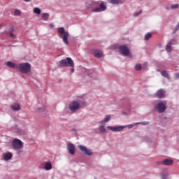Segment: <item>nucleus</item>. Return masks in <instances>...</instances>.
<instances>
[{
	"mask_svg": "<svg viewBox=\"0 0 179 179\" xmlns=\"http://www.w3.org/2000/svg\"><path fill=\"white\" fill-rule=\"evenodd\" d=\"M57 34L58 37L62 38L63 43L66 44V45L69 44V41H68V38H69V32L65 30L64 27H61L57 29Z\"/></svg>",
	"mask_w": 179,
	"mask_h": 179,
	"instance_id": "1",
	"label": "nucleus"
},
{
	"mask_svg": "<svg viewBox=\"0 0 179 179\" xmlns=\"http://www.w3.org/2000/svg\"><path fill=\"white\" fill-rule=\"evenodd\" d=\"M12 148L16 150L17 155L23 153V142L20 139L15 138L11 142Z\"/></svg>",
	"mask_w": 179,
	"mask_h": 179,
	"instance_id": "2",
	"label": "nucleus"
},
{
	"mask_svg": "<svg viewBox=\"0 0 179 179\" xmlns=\"http://www.w3.org/2000/svg\"><path fill=\"white\" fill-rule=\"evenodd\" d=\"M80 104H83V106H85L86 104V101H73L69 105V108L71 113H75L76 111H78L79 108H80Z\"/></svg>",
	"mask_w": 179,
	"mask_h": 179,
	"instance_id": "3",
	"label": "nucleus"
},
{
	"mask_svg": "<svg viewBox=\"0 0 179 179\" xmlns=\"http://www.w3.org/2000/svg\"><path fill=\"white\" fill-rule=\"evenodd\" d=\"M155 110L162 114L167 110V101H160L155 106Z\"/></svg>",
	"mask_w": 179,
	"mask_h": 179,
	"instance_id": "4",
	"label": "nucleus"
},
{
	"mask_svg": "<svg viewBox=\"0 0 179 179\" xmlns=\"http://www.w3.org/2000/svg\"><path fill=\"white\" fill-rule=\"evenodd\" d=\"M17 69H19L20 72L22 73H29L31 70V65L29 63H21L18 65Z\"/></svg>",
	"mask_w": 179,
	"mask_h": 179,
	"instance_id": "5",
	"label": "nucleus"
},
{
	"mask_svg": "<svg viewBox=\"0 0 179 179\" xmlns=\"http://www.w3.org/2000/svg\"><path fill=\"white\" fill-rule=\"evenodd\" d=\"M59 66L62 68L64 66H71V68H73L75 66V63L73 62V60L71 57H67L64 59H62L59 62Z\"/></svg>",
	"mask_w": 179,
	"mask_h": 179,
	"instance_id": "6",
	"label": "nucleus"
},
{
	"mask_svg": "<svg viewBox=\"0 0 179 179\" xmlns=\"http://www.w3.org/2000/svg\"><path fill=\"white\" fill-rule=\"evenodd\" d=\"M79 150L85 156H93V151L83 145H78Z\"/></svg>",
	"mask_w": 179,
	"mask_h": 179,
	"instance_id": "7",
	"label": "nucleus"
},
{
	"mask_svg": "<svg viewBox=\"0 0 179 179\" xmlns=\"http://www.w3.org/2000/svg\"><path fill=\"white\" fill-rule=\"evenodd\" d=\"M119 52L124 55V57H128L131 54L129 49L126 45H120L118 47Z\"/></svg>",
	"mask_w": 179,
	"mask_h": 179,
	"instance_id": "8",
	"label": "nucleus"
},
{
	"mask_svg": "<svg viewBox=\"0 0 179 179\" xmlns=\"http://www.w3.org/2000/svg\"><path fill=\"white\" fill-rule=\"evenodd\" d=\"M127 128V126H117V127H112L108 126L107 129L111 131L112 132H122L124 129Z\"/></svg>",
	"mask_w": 179,
	"mask_h": 179,
	"instance_id": "9",
	"label": "nucleus"
},
{
	"mask_svg": "<svg viewBox=\"0 0 179 179\" xmlns=\"http://www.w3.org/2000/svg\"><path fill=\"white\" fill-rule=\"evenodd\" d=\"M106 9H107V6H105L104 3H102L100 4L99 7L92 8L91 10V12H93V13L103 12V11L106 10Z\"/></svg>",
	"mask_w": 179,
	"mask_h": 179,
	"instance_id": "10",
	"label": "nucleus"
},
{
	"mask_svg": "<svg viewBox=\"0 0 179 179\" xmlns=\"http://www.w3.org/2000/svg\"><path fill=\"white\" fill-rule=\"evenodd\" d=\"M67 150L70 155H75V145L72 144L71 142L67 143Z\"/></svg>",
	"mask_w": 179,
	"mask_h": 179,
	"instance_id": "11",
	"label": "nucleus"
},
{
	"mask_svg": "<svg viewBox=\"0 0 179 179\" xmlns=\"http://www.w3.org/2000/svg\"><path fill=\"white\" fill-rule=\"evenodd\" d=\"M156 96L158 99H163L166 97V90H164V89H160L157 90L156 92Z\"/></svg>",
	"mask_w": 179,
	"mask_h": 179,
	"instance_id": "12",
	"label": "nucleus"
},
{
	"mask_svg": "<svg viewBox=\"0 0 179 179\" xmlns=\"http://www.w3.org/2000/svg\"><path fill=\"white\" fill-rule=\"evenodd\" d=\"M85 4L87 9H92V8H96V6L98 5V3L94 1H88L85 3Z\"/></svg>",
	"mask_w": 179,
	"mask_h": 179,
	"instance_id": "13",
	"label": "nucleus"
},
{
	"mask_svg": "<svg viewBox=\"0 0 179 179\" xmlns=\"http://www.w3.org/2000/svg\"><path fill=\"white\" fill-rule=\"evenodd\" d=\"M111 120V115H106L103 120L99 122L100 125H106L107 122H110Z\"/></svg>",
	"mask_w": 179,
	"mask_h": 179,
	"instance_id": "14",
	"label": "nucleus"
},
{
	"mask_svg": "<svg viewBox=\"0 0 179 179\" xmlns=\"http://www.w3.org/2000/svg\"><path fill=\"white\" fill-rule=\"evenodd\" d=\"M13 31H15V28L13 27H10L7 31V34L9 36V37L15 38V37H16V35L13 34Z\"/></svg>",
	"mask_w": 179,
	"mask_h": 179,
	"instance_id": "15",
	"label": "nucleus"
},
{
	"mask_svg": "<svg viewBox=\"0 0 179 179\" xmlns=\"http://www.w3.org/2000/svg\"><path fill=\"white\" fill-rule=\"evenodd\" d=\"M6 65L8 66V68H12L13 69H17V66H18L17 64L10 61L6 62Z\"/></svg>",
	"mask_w": 179,
	"mask_h": 179,
	"instance_id": "16",
	"label": "nucleus"
},
{
	"mask_svg": "<svg viewBox=\"0 0 179 179\" xmlns=\"http://www.w3.org/2000/svg\"><path fill=\"white\" fill-rule=\"evenodd\" d=\"M3 160L8 162V160H10L12 159L13 155L11 152H6L3 154Z\"/></svg>",
	"mask_w": 179,
	"mask_h": 179,
	"instance_id": "17",
	"label": "nucleus"
},
{
	"mask_svg": "<svg viewBox=\"0 0 179 179\" xmlns=\"http://www.w3.org/2000/svg\"><path fill=\"white\" fill-rule=\"evenodd\" d=\"M10 107L13 111H19L20 110V104L17 103H13Z\"/></svg>",
	"mask_w": 179,
	"mask_h": 179,
	"instance_id": "18",
	"label": "nucleus"
},
{
	"mask_svg": "<svg viewBox=\"0 0 179 179\" xmlns=\"http://www.w3.org/2000/svg\"><path fill=\"white\" fill-rule=\"evenodd\" d=\"M43 111H45V106H38L35 108V112L38 113V114H40V113H43Z\"/></svg>",
	"mask_w": 179,
	"mask_h": 179,
	"instance_id": "19",
	"label": "nucleus"
},
{
	"mask_svg": "<svg viewBox=\"0 0 179 179\" xmlns=\"http://www.w3.org/2000/svg\"><path fill=\"white\" fill-rule=\"evenodd\" d=\"M113 5H121L124 3V0H109Z\"/></svg>",
	"mask_w": 179,
	"mask_h": 179,
	"instance_id": "20",
	"label": "nucleus"
},
{
	"mask_svg": "<svg viewBox=\"0 0 179 179\" xmlns=\"http://www.w3.org/2000/svg\"><path fill=\"white\" fill-rule=\"evenodd\" d=\"M94 55L96 58H101L103 57V52L96 50L94 51Z\"/></svg>",
	"mask_w": 179,
	"mask_h": 179,
	"instance_id": "21",
	"label": "nucleus"
},
{
	"mask_svg": "<svg viewBox=\"0 0 179 179\" xmlns=\"http://www.w3.org/2000/svg\"><path fill=\"white\" fill-rule=\"evenodd\" d=\"M173 163H174V162L170 159H165L164 160V166H171Z\"/></svg>",
	"mask_w": 179,
	"mask_h": 179,
	"instance_id": "22",
	"label": "nucleus"
},
{
	"mask_svg": "<svg viewBox=\"0 0 179 179\" xmlns=\"http://www.w3.org/2000/svg\"><path fill=\"white\" fill-rule=\"evenodd\" d=\"M52 169V164L51 162H47L44 165V169L47 171L51 170Z\"/></svg>",
	"mask_w": 179,
	"mask_h": 179,
	"instance_id": "23",
	"label": "nucleus"
},
{
	"mask_svg": "<svg viewBox=\"0 0 179 179\" xmlns=\"http://www.w3.org/2000/svg\"><path fill=\"white\" fill-rule=\"evenodd\" d=\"M99 129L101 134H106V132L107 131V129H106V127L104 126V124H100Z\"/></svg>",
	"mask_w": 179,
	"mask_h": 179,
	"instance_id": "24",
	"label": "nucleus"
},
{
	"mask_svg": "<svg viewBox=\"0 0 179 179\" xmlns=\"http://www.w3.org/2000/svg\"><path fill=\"white\" fill-rule=\"evenodd\" d=\"M41 17L43 20L47 21L50 19V14L48 13H42Z\"/></svg>",
	"mask_w": 179,
	"mask_h": 179,
	"instance_id": "25",
	"label": "nucleus"
},
{
	"mask_svg": "<svg viewBox=\"0 0 179 179\" xmlns=\"http://www.w3.org/2000/svg\"><path fill=\"white\" fill-rule=\"evenodd\" d=\"M161 75L164 78H166V79H168V80H170V76H169V73L166 70H163L162 71H161Z\"/></svg>",
	"mask_w": 179,
	"mask_h": 179,
	"instance_id": "26",
	"label": "nucleus"
},
{
	"mask_svg": "<svg viewBox=\"0 0 179 179\" xmlns=\"http://www.w3.org/2000/svg\"><path fill=\"white\" fill-rule=\"evenodd\" d=\"M171 43H168L167 45H166V51H167V52H171V51H172V48H171Z\"/></svg>",
	"mask_w": 179,
	"mask_h": 179,
	"instance_id": "27",
	"label": "nucleus"
},
{
	"mask_svg": "<svg viewBox=\"0 0 179 179\" xmlns=\"http://www.w3.org/2000/svg\"><path fill=\"white\" fill-rule=\"evenodd\" d=\"M34 13H36V15H40L41 13V10L39 8H34Z\"/></svg>",
	"mask_w": 179,
	"mask_h": 179,
	"instance_id": "28",
	"label": "nucleus"
},
{
	"mask_svg": "<svg viewBox=\"0 0 179 179\" xmlns=\"http://www.w3.org/2000/svg\"><path fill=\"white\" fill-rule=\"evenodd\" d=\"M152 38V34H150V33H147V34L145 35L144 40H145L146 41H148V40H149V38Z\"/></svg>",
	"mask_w": 179,
	"mask_h": 179,
	"instance_id": "29",
	"label": "nucleus"
},
{
	"mask_svg": "<svg viewBox=\"0 0 179 179\" xmlns=\"http://www.w3.org/2000/svg\"><path fill=\"white\" fill-rule=\"evenodd\" d=\"M136 125H139V123L136 122V123H134V124H129L127 126H126V128H129V129H131L132 128H134V127H136Z\"/></svg>",
	"mask_w": 179,
	"mask_h": 179,
	"instance_id": "30",
	"label": "nucleus"
},
{
	"mask_svg": "<svg viewBox=\"0 0 179 179\" xmlns=\"http://www.w3.org/2000/svg\"><path fill=\"white\" fill-rule=\"evenodd\" d=\"M169 44H171V45L177 44V39L176 38L171 39L169 41Z\"/></svg>",
	"mask_w": 179,
	"mask_h": 179,
	"instance_id": "31",
	"label": "nucleus"
},
{
	"mask_svg": "<svg viewBox=\"0 0 179 179\" xmlns=\"http://www.w3.org/2000/svg\"><path fill=\"white\" fill-rule=\"evenodd\" d=\"M178 8H179L178 3L173 4V5L171 6V9H172V10L178 9Z\"/></svg>",
	"mask_w": 179,
	"mask_h": 179,
	"instance_id": "32",
	"label": "nucleus"
},
{
	"mask_svg": "<svg viewBox=\"0 0 179 179\" xmlns=\"http://www.w3.org/2000/svg\"><path fill=\"white\" fill-rule=\"evenodd\" d=\"M141 69H142V65L138 64L135 66L136 71H141Z\"/></svg>",
	"mask_w": 179,
	"mask_h": 179,
	"instance_id": "33",
	"label": "nucleus"
},
{
	"mask_svg": "<svg viewBox=\"0 0 179 179\" xmlns=\"http://www.w3.org/2000/svg\"><path fill=\"white\" fill-rule=\"evenodd\" d=\"M162 179H169V173H163L162 176Z\"/></svg>",
	"mask_w": 179,
	"mask_h": 179,
	"instance_id": "34",
	"label": "nucleus"
},
{
	"mask_svg": "<svg viewBox=\"0 0 179 179\" xmlns=\"http://www.w3.org/2000/svg\"><path fill=\"white\" fill-rule=\"evenodd\" d=\"M138 125H149V122H137Z\"/></svg>",
	"mask_w": 179,
	"mask_h": 179,
	"instance_id": "35",
	"label": "nucleus"
},
{
	"mask_svg": "<svg viewBox=\"0 0 179 179\" xmlns=\"http://www.w3.org/2000/svg\"><path fill=\"white\" fill-rule=\"evenodd\" d=\"M14 15L15 16H20V10H15Z\"/></svg>",
	"mask_w": 179,
	"mask_h": 179,
	"instance_id": "36",
	"label": "nucleus"
},
{
	"mask_svg": "<svg viewBox=\"0 0 179 179\" xmlns=\"http://www.w3.org/2000/svg\"><path fill=\"white\" fill-rule=\"evenodd\" d=\"M157 166H164V161H159V162H157Z\"/></svg>",
	"mask_w": 179,
	"mask_h": 179,
	"instance_id": "37",
	"label": "nucleus"
},
{
	"mask_svg": "<svg viewBox=\"0 0 179 179\" xmlns=\"http://www.w3.org/2000/svg\"><path fill=\"white\" fill-rule=\"evenodd\" d=\"M175 79H179V73H175Z\"/></svg>",
	"mask_w": 179,
	"mask_h": 179,
	"instance_id": "38",
	"label": "nucleus"
},
{
	"mask_svg": "<svg viewBox=\"0 0 179 179\" xmlns=\"http://www.w3.org/2000/svg\"><path fill=\"white\" fill-rule=\"evenodd\" d=\"M49 27H50V29H54V27H55V26L54 25V24H49Z\"/></svg>",
	"mask_w": 179,
	"mask_h": 179,
	"instance_id": "39",
	"label": "nucleus"
},
{
	"mask_svg": "<svg viewBox=\"0 0 179 179\" xmlns=\"http://www.w3.org/2000/svg\"><path fill=\"white\" fill-rule=\"evenodd\" d=\"M24 2H30V1H31V0H24Z\"/></svg>",
	"mask_w": 179,
	"mask_h": 179,
	"instance_id": "40",
	"label": "nucleus"
},
{
	"mask_svg": "<svg viewBox=\"0 0 179 179\" xmlns=\"http://www.w3.org/2000/svg\"><path fill=\"white\" fill-rule=\"evenodd\" d=\"M142 11H140V13L135 15V16H138V15H140Z\"/></svg>",
	"mask_w": 179,
	"mask_h": 179,
	"instance_id": "41",
	"label": "nucleus"
},
{
	"mask_svg": "<svg viewBox=\"0 0 179 179\" xmlns=\"http://www.w3.org/2000/svg\"><path fill=\"white\" fill-rule=\"evenodd\" d=\"M71 72H72V73L75 72V69H71Z\"/></svg>",
	"mask_w": 179,
	"mask_h": 179,
	"instance_id": "42",
	"label": "nucleus"
},
{
	"mask_svg": "<svg viewBox=\"0 0 179 179\" xmlns=\"http://www.w3.org/2000/svg\"><path fill=\"white\" fill-rule=\"evenodd\" d=\"M144 66H148V63H145V64H144Z\"/></svg>",
	"mask_w": 179,
	"mask_h": 179,
	"instance_id": "43",
	"label": "nucleus"
},
{
	"mask_svg": "<svg viewBox=\"0 0 179 179\" xmlns=\"http://www.w3.org/2000/svg\"><path fill=\"white\" fill-rule=\"evenodd\" d=\"M123 114H126V113H125V112H124V113H123Z\"/></svg>",
	"mask_w": 179,
	"mask_h": 179,
	"instance_id": "44",
	"label": "nucleus"
},
{
	"mask_svg": "<svg viewBox=\"0 0 179 179\" xmlns=\"http://www.w3.org/2000/svg\"><path fill=\"white\" fill-rule=\"evenodd\" d=\"M95 179H96V178H95Z\"/></svg>",
	"mask_w": 179,
	"mask_h": 179,
	"instance_id": "45",
	"label": "nucleus"
}]
</instances>
